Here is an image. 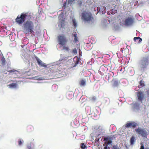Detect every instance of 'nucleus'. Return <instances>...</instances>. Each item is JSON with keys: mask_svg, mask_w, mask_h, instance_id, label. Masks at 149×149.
Returning <instances> with one entry per match:
<instances>
[{"mask_svg": "<svg viewBox=\"0 0 149 149\" xmlns=\"http://www.w3.org/2000/svg\"><path fill=\"white\" fill-rule=\"evenodd\" d=\"M23 32L24 33L27 34L30 32L31 33L33 32L34 24L33 22L28 20L26 21L23 25Z\"/></svg>", "mask_w": 149, "mask_h": 149, "instance_id": "nucleus-1", "label": "nucleus"}, {"mask_svg": "<svg viewBox=\"0 0 149 149\" xmlns=\"http://www.w3.org/2000/svg\"><path fill=\"white\" fill-rule=\"evenodd\" d=\"M97 10H99V12L102 14L105 13L106 12V8L104 6H101V8L98 7L97 8Z\"/></svg>", "mask_w": 149, "mask_h": 149, "instance_id": "nucleus-12", "label": "nucleus"}, {"mask_svg": "<svg viewBox=\"0 0 149 149\" xmlns=\"http://www.w3.org/2000/svg\"><path fill=\"white\" fill-rule=\"evenodd\" d=\"M135 131L137 134L143 137H146L148 134V132L145 128H142L140 127L136 128Z\"/></svg>", "mask_w": 149, "mask_h": 149, "instance_id": "nucleus-5", "label": "nucleus"}, {"mask_svg": "<svg viewBox=\"0 0 149 149\" xmlns=\"http://www.w3.org/2000/svg\"><path fill=\"white\" fill-rule=\"evenodd\" d=\"M117 12V10H115L114 11V12H113V11L112 12H111L112 14H114Z\"/></svg>", "mask_w": 149, "mask_h": 149, "instance_id": "nucleus-36", "label": "nucleus"}, {"mask_svg": "<svg viewBox=\"0 0 149 149\" xmlns=\"http://www.w3.org/2000/svg\"><path fill=\"white\" fill-rule=\"evenodd\" d=\"M72 36H73L74 37V40L75 43H77L78 42V38L77 37V33L75 32H73L72 34Z\"/></svg>", "mask_w": 149, "mask_h": 149, "instance_id": "nucleus-14", "label": "nucleus"}, {"mask_svg": "<svg viewBox=\"0 0 149 149\" xmlns=\"http://www.w3.org/2000/svg\"><path fill=\"white\" fill-rule=\"evenodd\" d=\"M22 46V47H23V46Z\"/></svg>", "mask_w": 149, "mask_h": 149, "instance_id": "nucleus-42", "label": "nucleus"}, {"mask_svg": "<svg viewBox=\"0 0 149 149\" xmlns=\"http://www.w3.org/2000/svg\"><path fill=\"white\" fill-rule=\"evenodd\" d=\"M140 67L142 70L149 68V59L148 57H143L141 60Z\"/></svg>", "mask_w": 149, "mask_h": 149, "instance_id": "nucleus-3", "label": "nucleus"}, {"mask_svg": "<svg viewBox=\"0 0 149 149\" xmlns=\"http://www.w3.org/2000/svg\"><path fill=\"white\" fill-rule=\"evenodd\" d=\"M107 66V65H102L100 67L99 72L101 75H103L106 73L108 69Z\"/></svg>", "mask_w": 149, "mask_h": 149, "instance_id": "nucleus-9", "label": "nucleus"}, {"mask_svg": "<svg viewBox=\"0 0 149 149\" xmlns=\"http://www.w3.org/2000/svg\"><path fill=\"white\" fill-rule=\"evenodd\" d=\"M140 149H149V148H146L145 149L144 148V146L143 145H141Z\"/></svg>", "mask_w": 149, "mask_h": 149, "instance_id": "nucleus-34", "label": "nucleus"}, {"mask_svg": "<svg viewBox=\"0 0 149 149\" xmlns=\"http://www.w3.org/2000/svg\"><path fill=\"white\" fill-rule=\"evenodd\" d=\"M112 74H113V76L114 75V73L113 72H112Z\"/></svg>", "mask_w": 149, "mask_h": 149, "instance_id": "nucleus-39", "label": "nucleus"}, {"mask_svg": "<svg viewBox=\"0 0 149 149\" xmlns=\"http://www.w3.org/2000/svg\"><path fill=\"white\" fill-rule=\"evenodd\" d=\"M35 58L38 64L40 66L45 68H46L47 67L46 64L42 62L38 57L37 56H35Z\"/></svg>", "mask_w": 149, "mask_h": 149, "instance_id": "nucleus-11", "label": "nucleus"}, {"mask_svg": "<svg viewBox=\"0 0 149 149\" xmlns=\"http://www.w3.org/2000/svg\"><path fill=\"white\" fill-rule=\"evenodd\" d=\"M120 83V81L114 80L113 81V86L115 87H117Z\"/></svg>", "mask_w": 149, "mask_h": 149, "instance_id": "nucleus-20", "label": "nucleus"}, {"mask_svg": "<svg viewBox=\"0 0 149 149\" xmlns=\"http://www.w3.org/2000/svg\"><path fill=\"white\" fill-rule=\"evenodd\" d=\"M137 126V123L135 122H128L125 125V127L127 128L130 127L131 128H133L136 127Z\"/></svg>", "mask_w": 149, "mask_h": 149, "instance_id": "nucleus-10", "label": "nucleus"}, {"mask_svg": "<svg viewBox=\"0 0 149 149\" xmlns=\"http://www.w3.org/2000/svg\"><path fill=\"white\" fill-rule=\"evenodd\" d=\"M110 138V137L109 136H107V137L104 138V141H105V142H107Z\"/></svg>", "mask_w": 149, "mask_h": 149, "instance_id": "nucleus-30", "label": "nucleus"}, {"mask_svg": "<svg viewBox=\"0 0 149 149\" xmlns=\"http://www.w3.org/2000/svg\"><path fill=\"white\" fill-rule=\"evenodd\" d=\"M112 143V141L111 140V138L109 139V140L107 142L104 143H106V144L108 145L110 144H111Z\"/></svg>", "mask_w": 149, "mask_h": 149, "instance_id": "nucleus-26", "label": "nucleus"}, {"mask_svg": "<svg viewBox=\"0 0 149 149\" xmlns=\"http://www.w3.org/2000/svg\"><path fill=\"white\" fill-rule=\"evenodd\" d=\"M81 19L85 21L89 22L92 21L93 18L91 12L85 11L81 14Z\"/></svg>", "mask_w": 149, "mask_h": 149, "instance_id": "nucleus-4", "label": "nucleus"}, {"mask_svg": "<svg viewBox=\"0 0 149 149\" xmlns=\"http://www.w3.org/2000/svg\"><path fill=\"white\" fill-rule=\"evenodd\" d=\"M97 99V97L95 96H93L91 97L90 98V100L91 101L95 102Z\"/></svg>", "mask_w": 149, "mask_h": 149, "instance_id": "nucleus-24", "label": "nucleus"}, {"mask_svg": "<svg viewBox=\"0 0 149 149\" xmlns=\"http://www.w3.org/2000/svg\"><path fill=\"white\" fill-rule=\"evenodd\" d=\"M79 84L81 86H84L86 84V81L85 79H82L79 82Z\"/></svg>", "mask_w": 149, "mask_h": 149, "instance_id": "nucleus-15", "label": "nucleus"}, {"mask_svg": "<svg viewBox=\"0 0 149 149\" xmlns=\"http://www.w3.org/2000/svg\"><path fill=\"white\" fill-rule=\"evenodd\" d=\"M99 139L96 138V139H95V142H98L99 141Z\"/></svg>", "mask_w": 149, "mask_h": 149, "instance_id": "nucleus-38", "label": "nucleus"}, {"mask_svg": "<svg viewBox=\"0 0 149 149\" xmlns=\"http://www.w3.org/2000/svg\"><path fill=\"white\" fill-rule=\"evenodd\" d=\"M34 129V128L33 127L31 126H30L28 127V130L30 131H33Z\"/></svg>", "mask_w": 149, "mask_h": 149, "instance_id": "nucleus-27", "label": "nucleus"}, {"mask_svg": "<svg viewBox=\"0 0 149 149\" xmlns=\"http://www.w3.org/2000/svg\"><path fill=\"white\" fill-rule=\"evenodd\" d=\"M80 147L81 149H85L86 146L84 143H82L81 144Z\"/></svg>", "mask_w": 149, "mask_h": 149, "instance_id": "nucleus-23", "label": "nucleus"}, {"mask_svg": "<svg viewBox=\"0 0 149 149\" xmlns=\"http://www.w3.org/2000/svg\"><path fill=\"white\" fill-rule=\"evenodd\" d=\"M147 0L148 1H149V0Z\"/></svg>", "mask_w": 149, "mask_h": 149, "instance_id": "nucleus-41", "label": "nucleus"}, {"mask_svg": "<svg viewBox=\"0 0 149 149\" xmlns=\"http://www.w3.org/2000/svg\"><path fill=\"white\" fill-rule=\"evenodd\" d=\"M35 147V143L33 142H31L30 144H28L27 149H33Z\"/></svg>", "mask_w": 149, "mask_h": 149, "instance_id": "nucleus-13", "label": "nucleus"}, {"mask_svg": "<svg viewBox=\"0 0 149 149\" xmlns=\"http://www.w3.org/2000/svg\"><path fill=\"white\" fill-rule=\"evenodd\" d=\"M73 24H74V26L75 27H76V26H77V23L76 22H75L74 21L73 22Z\"/></svg>", "mask_w": 149, "mask_h": 149, "instance_id": "nucleus-35", "label": "nucleus"}, {"mask_svg": "<svg viewBox=\"0 0 149 149\" xmlns=\"http://www.w3.org/2000/svg\"><path fill=\"white\" fill-rule=\"evenodd\" d=\"M8 87L10 88H16L17 86V84L12 83L8 85Z\"/></svg>", "mask_w": 149, "mask_h": 149, "instance_id": "nucleus-17", "label": "nucleus"}, {"mask_svg": "<svg viewBox=\"0 0 149 149\" xmlns=\"http://www.w3.org/2000/svg\"><path fill=\"white\" fill-rule=\"evenodd\" d=\"M79 61V60L78 59H77V61H76V63H75V65H76L77 64H78V62Z\"/></svg>", "mask_w": 149, "mask_h": 149, "instance_id": "nucleus-37", "label": "nucleus"}, {"mask_svg": "<svg viewBox=\"0 0 149 149\" xmlns=\"http://www.w3.org/2000/svg\"><path fill=\"white\" fill-rule=\"evenodd\" d=\"M75 0H68V4H71Z\"/></svg>", "mask_w": 149, "mask_h": 149, "instance_id": "nucleus-32", "label": "nucleus"}, {"mask_svg": "<svg viewBox=\"0 0 149 149\" xmlns=\"http://www.w3.org/2000/svg\"><path fill=\"white\" fill-rule=\"evenodd\" d=\"M71 97H72V95H71Z\"/></svg>", "mask_w": 149, "mask_h": 149, "instance_id": "nucleus-40", "label": "nucleus"}, {"mask_svg": "<svg viewBox=\"0 0 149 149\" xmlns=\"http://www.w3.org/2000/svg\"><path fill=\"white\" fill-rule=\"evenodd\" d=\"M1 61L2 65H5L6 61L3 55L1 58Z\"/></svg>", "mask_w": 149, "mask_h": 149, "instance_id": "nucleus-18", "label": "nucleus"}, {"mask_svg": "<svg viewBox=\"0 0 149 149\" xmlns=\"http://www.w3.org/2000/svg\"><path fill=\"white\" fill-rule=\"evenodd\" d=\"M146 97L149 99V89H148L146 91Z\"/></svg>", "mask_w": 149, "mask_h": 149, "instance_id": "nucleus-31", "label": "nucleus"}, {"mask_svg": "<svg viewBox=\"0 0 149 149\" xmlns=\"http://www.w3.org/2000/svg\"><path fill=\"white\" fill-rule=\"evenodd\" d=\"M133 22V19L132 18L128 17L125 19L123 24L126 26H129L132 25Z\"/></svg>", "mask_w": 149, "mask_h": 149, "instance_id": "nucleus-8", "label": "nucleus"}, {"mask_svg": "<svg viewBox=\"0 0 149 149\" xmlns=\"http://www.w3.org/2000/svg\"><path fill=\"white\" fill-rule=\"evenodd\" d=\"M113 149H120L116 145H114L113 147Z\"/></svg>", "mask_w": 149, "mask_h": 149, "instance_id": "nucleus-33", "label": "nucleus"}, {"mask_svg": "<svg viewBox=\"0 0 149 149\" xmlns=\"http://www.w3.org/2000/svg\"><path fill=\"white\" fill-rule=\"evenodd\" d=\"M139 85L138 86V87L140 88L145 86L144 81H143L141 80L139 83Z\"/></svg>", "mask_w": 149, "mask_h": 149, "instance_id": "nucleus-19", "label": "nucleus"}, {"mask_svg": "<svg viewBox=\"0 0 149 149\" xmlns=\"http://www.w3.org/2000/svg\"><path fill=\"white\" fill-rule=\"evenodd\" d=\"M23 142V140L22 141L21 140V139H19L18 141V143L19 145L20 146L22 144Z\"/></svg>", "mask_w": 149, "mask_h": 149, "instance_id": "nucleus-29", "label": "nucleus"}, {"mask_svg": "<svg viewBox=\"0 0 149 149\" xmlns=\"http://www.w3.org/2000/svg\"><path fill=\"white\" fill-rule=\"evenodd\" d=\"M22 46V47H23V46Z\"/></svg>", "mask_w": 149, "mask_h": 149, "instance_id": "nucleus-43", "label": "nucleus"}, {"mask_svg": "<svg viewBox=\"0 0 149 149\" xmlns=\"http://www.w3.org/2000/svg\"><path fill=\"white\" fill-rule=\"evenodd\" d=\"M135 141V138L134 136H132L130 139V143L131 144H133Z\"/></svg>", "mask_w": 149, "mask_h": 149, "instance_id": "nucleus-22", "label": "nucleus"}, {"mask_svg": "<svg viewBox=\"0 0 149 149\" xmlns=\"http://www.w3.org/2000/svg\"><path fill=\"white\" fill-rule=\"evenodd\" d=\"M59 24L61 25V27H64L65 26V22L63 21L60 22V23H59Z\"/></svg>", "mask_w": 149, "mask_h": 149, "instance_id": "nucleus-28", "label": "nucleus"}, {"mask_svg": "<svg viewBox=\"0 0 149 149\" xmlns=\"http://www.w3.org/2000/svg\"><path fill=\"white\" fill-rule=\"evenodd\" d=\"M57 40L58 44L61 46L66 45L68 39L64 35H59L58 36Z\"/></svg>", "mask_w": 149, "mask_h": 149, "instance_id": "nucleus-6", "label": "nucleus"}, {"mask_svg": "<svg viewBox=\"0 0 149 149\" xmlns=\"http://www.w3.org/2000/svg\"><path fill=\"white\" fill-rule=\"evenodd\" d=\"M31 15L28 13H23L20 15H18L16 18L15 22L19 24H22L25 22L26 19H30Z\"/></svg>", "mask_w": 149, "mask_h": 149, "instance_id": "nucleus-2", "label": "nucleus"}, {"mask_svg": "<svg viewBox=\"0 0 149 149\" xmlns=\"http://www.w3.org/2000/svg\"><path fill=\"white\" fill-rule=\"evenodd\" d=\"M136 95L138 98V100L142 103V101L146 98L143 92L140 91L137 93Z\"/></svg>", "mask_w": 149, "mask_h": 149, "instance_id": "nucleus-7", "label": "nucleus"}, {"mask_svg": "<svg viewBox=\"0 0 149 149\" xmlns=\"http://www.w3.org/2000/svg\"><path fill=\"white\" fill-rule=\"evenodd\" d=\"M134 40L137 43H139L142 41V39L139 37H135L134 38Z\"/></svg>", "mask_w": 149, "mask_h": 149, "instance_id": "nucleus-16", "label": "nucleus"}, {"mask_svg": "<svg viewBox=\"0 0 149 149\" xmlns=\"http://www.w3.org/2000/svg\"><path fill=\"white\" fill-rule=\"evenodd\" d=\"M103 148L102 149H110V148L108 145L106 144V143H104L103 144Z\"/></svg>", "mask_w": 149, "mask_h": 149, "instance_id": "nucleus-21", "label": "nucleus"}, {"mask_svg": "<svg viewBox=\"0 0 149 149\" xmlns=\"http://www.w3.org/2000/svg\"><path fill=\"white\" fill-rule=\"evenodd\" d=\"M65 45L62 46L63 47V49L67 51H69L70 50L69 48L68 47L66 46Z\"/></svg>", "mask_w": 149, "mask_h": 149, "instance_id": "nucleus-25", "label": "nucleus"}]
</instances>
